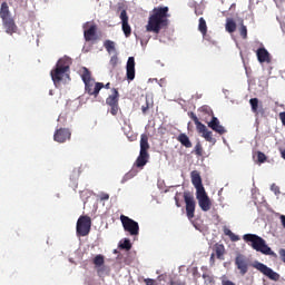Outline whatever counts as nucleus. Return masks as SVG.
Wrapping results in <instances>:
<instances>
[{
  "label": "nucleus",
  "mask_w": 285,
  "mask_h": 285,
  "mask_svg": "<svg viewBox=\"0 0 285 285\" xmlns=\"http://www.w3.org/2000/svg\"><path fill=\"white\" fill-rule=\"evenodd\" d=\"M168 12H170L168 7H155L149 14L146 31L159 35L164 28H168V19L170 18Z\"/></svg>",
  "instance_id": "1"
},
{
  "label": "nucleus",
  "mask_w": 285,
  "mask_h": 285,
  "mask_svg": "<svg viewBox=\"0 0 285 285\" xmlns=\"http://www.w3.org/2000/svg\"><path fill=\"white\" fill-rule=\"evenodd\" d=\"M243 240L245 244L256 250V253H262L263 255H273V249H271L266 245V240L257 234H245L243 235Z\"/></svg>",
  "instance_id": "2"
},
{
  "label": "nucleus",
  "mask_w": 285,
  "mask_h": 285,
  "mask_svg": "<svg viewBox=\"0 0 285 285\" xmlns=\"http://www.w3.org/2000/svg\"><path fill=\"white\" fill-rule=\"evenodd\" d=\"M148 150H150V144L148 142V135L142 134L140 136L139 156L135 161L136 168H144V166L148 164V160L150 159V154H148Z\"/></svg>",
  "instance_id": "3"
},
{
  "label": "nucleus",
  "mask_w": 285,
  "mask_h": 285,
  "mask_svg": "<svg viewBox=\"0 0 285 285\" xmlns=\"http://www.w3.org/2000/svg\"><path fill=\"white\" fill-rule=\"evenodd\" d=\"M92 228V219L90 216H80L77 220L76 233L78 237H87Z\"/></svg>",
  "instance_id": "4"
},
{
  "label": "nucleus",
  "mask_w": 285,
  "mask_h": 285,
  "mask_svg": "<svg viewBox=\"0 0 285 285\" xmlns=\"http://www.w3.org/2000/svg\"><path fill=\"white\" fill-rule=\"evenodd\" d=\"M120 222L126 233H129L132 237L139 235V223L126 215H120Z\"/></svg>",
  "instance_id": "5"
},
{
  "label": "nucleus",
  "mask_w": 285,
  "mask_h": 285,
  "mask_svg": "<svg viewBox=\"0 0 285 285\" xmlns=\"http://www.w3.org/2000/svg\"><path fill=\"white\" fill-rule=\"evenodd\" d=\"M106 104L110 107V115L117 117L119 114V90L117 88L111 89V95L107 97Z\"/></svg>",
  "instance_id": "6"
},
{
  "label": "nucleus",
  "mask_w": 285,
  "mask_h": 285,
  "mask_svg": "<svg viewBox=\"0 0 285 285\" xmlns=\"http://www.w3.org/2000/svg\"><path fill=\"white\" fill-rule=\"evenodd\" d=\"M234 263L237 271L239 272V275L242 276L246 275V273H248V268L253 266V264L250 263V258L240 253L236 255Z\"/></svg>",
  "instance_id": "7"
},
{
  "label": "nucleus",
  "mask_w": 285,
  "mask_h": 285,
  "mask_svg": "<svg viewBox=\"0 0 285 285\" xmlns=\"http://www.w3.org/2000/svg\"><path fill=\"white\" fill-rule=\"evenodd\" d=\"M252 266L253 268H256V271H259V273L265 275V277H268V279H272L273 282H278L279 275L277 274V272L264 265V263L255 262Z\"/></svg>",
  "instance_id": "8"
},
{
  "label": "nucleus",
  "mask_w": 285,
  "mask_h": 285,
  "mask_svg": "<svg viewBox=\"0 0 285 285\" xmlns=\"http://www.w3.org/2000/svg\"><path fill=\"white\" fill-rule=\"evenodd\" d=\"M213 253L210 254L209 263L210 266H215V258L224 262L226 255V247L224 244L216 243L213 248Z\"/></svg>",
  "instance_id": "9"
},
{
  "label": "nucleus",
  "mask_w": 285,
  "mask_h": 285,
  "mask_svg": "<svg viewBox=\"0 0 285 285\" xmlns=\"http://www.w3.org/2000/svg\"><path fill=\"white\" fill-rule=\"evenodd\" d=\"M196 199L198 200L199 208L204 213H208V210H210L213 207V203L210 202L208 194H206V189L203 191H196Z\"/></svg>",
  "instance_id": "10"
},
{
  "label": "nucleus",
  "mask_w": 285,
  "mask_h": 285,
  "mask_svg": "<svg viewBox=\"0 0 285 285\" xmlns=\"http://www.w3.org/2000/svg\"><path fill=\"white\" fill-rule=\"evenodd\" d=\"M184 199L186 204V214L188 219H193L195 217V196L190 191L184 193Z\"/></svg>",
  "instance_id": "11"
},
{
  "label": "nucleus",
  "mask_w": 285,
  "mask_h": 285,
  "mask_svg": "<svg viewBox=\"0 0 285 285\" xmlns=\"http://www.w3.org/2000/svg\"><path fill=\"white\" fill-rule=\"evenodd\" d=\"M255 52H256L257 61L259 63L273 62V56H271V52H268V49L264 47V45L261 43V46L257 48Z\"/></svg>",
  "instance_id": "12"
},
{
  "label": "nucleus",
  "mask_w": 285,
  "mask_h": 285,
  "mask_svg": "<svg viewBox=\"0 0 285 285\" xmlns=\"http://www.w3.org/2000/svg\"><path fill=\"white\" fill-rule=\"evenodd\" d=\"M70 137H72V132L68 128L57 129L53 134V141L58 144H66V141H70Z\"/></svg>",
  "instance_id": "13"
},
{
  "label": "nucleus",
  "mask_w": 285,
  "mask_h": 285,
  "mask_svg": "<svg viewBox=\"0 0 285 285\" xmlns=\"http://www.w3.org/2000/svg\"><path fill=\"white\" fill-rule=\"evenodd\" d=\"M101 88H104V82H95V80H89V82H85V90L91 97H99Z\"/></svg>",
  "instance_id": "14"
},
{
  "label": "nucleus",
  "mask_w": 285,
  "mask_h": 285,
  "mask_svg": "<svg viewBox=\"0 0 285 285\" xmlns=\"http://www.w3.org/2000/svg\"><path fill=\"white\" fill-rule=\"evenodd\" d=\"M190 177L191 184L196 188V193H202L203 190H206V188H204V184L202 183V175L199 174V171L193 170L190 173Z\"/></svg>",
  "instance_id": "15"
},
{
  "label": "nucleus",
  "mask_w": 285,
  "mask_h": 285,
  "mask_svg": "<svg viewBox=\"0 0 285 285\" xmlns=\"http://www.w3.org/2000/svg\"><path fill=\"white\" fill-rule=\"evenodd\" d=\"M120 20L122 23V32L125 37H130L132 35V28H130V24L128 23V12L126 9H122L120 12Z\"/></svg>",
  "instance_id": "16"
},
{
  "label": "nucleus",
  "mask_w": 285,
  "mask_h": 285,
  "mask_svg": "<svg viewBox=\"0 0 285 285\" xmlns=\"http://www.w3.org/2000/svg\"><path fill=\"white\" fill-rule=\"evenodd\" d=\"M207 126L218 135H226V128L222 126L219 119L215 116L212 117V120L207 124Z\"/></svg>",
  "instance_id": "17"
},
{
  "label": "nucleus",
  "mask_w": 285,
  "mask_h": 285,
  "mask_svg": "<svg viewBox=\"0 0 285 285\" xmlns=\"http://www.w3.org/2000/svg\"><path fill=\"white\" fill-rule=\"evenodd\" d=\"M85 41H97L99 37L97 36V24H91L88 29L83 31Z\"/></svg>",
  "instance_id": "18"
},
{
  "label": "nucleus",
  "mask_w": 285,
  "mask_h": 285,
  "mask_svg": "<svg viewBox=\"0 0 285 285\" xmlns=\"http://www.w3.org/2000/svg\"><path fill=\"white\" fill-rule=\"evenodd\" d=\"M67 71H63V69H59L58 67H55L51 72H50V76H51V79L55 83V86L61 83V81H63V77L66 75Z\"/></svg>",
  "instance_id": "19"
},
{
  "label": "nucleus",
  "mask_w": 285,
  "mask_h": 285,
  "mask_svg": "<svg viewBox=\"0 0 285 285\" xmlns=\"http://www.w3.org/2000/svg\"><path fill=\"white\" fill-rule=\"evenodd\" d=\"M249 105H250V108H252V112H254V115H264L266 112L264 110V105L259 104L258 98L249 99Z\"/></svg>",
  "instance_id": "20"
},
{
  "label": "nucleus",
  "mask_w": 285,
  "mask_h": 285,
  "mask_svg": "<svg viewBox=\"0 0 285 285\" xmlns=\"http://www.w3.org/2000/svg\"><path fill=\"white\" fill-rule=\"evenodd\" d=\"M2 24L7 35H14V32H17V23H14V18H7L2 20Z\"/></svg>",
  "instance_id": "21"
},
{
  "label": "nucleus",
  "mask_w": 285,
  "mask_h": 285,
  "mask_svg": "<svg viewBox=\"0 0 285 285\" xmlns=\"http://www.w3.org/2000/svg\"><path fill=\"white\" fill-rule=\"evenodd\" d=\"M128 81L135 80V57H129L126 65Z\"/></svg>",
  "instance_id": "22"
},
{
  "label": "nucleus",
  "mask_w": 285,
  "mask_h": 285,
  "mask_svg": "<svg viewBox=\"0 0 285 285\" xmlns=\"http://www.w3.org/2000/svg\"><path fill=\"white\" fill-rule=\"evenodd\" d=\"M71 63H72V60H70V58L63 57L57 61L56 68L63 70L65 72H68V70H70Z\"/></svg>",
  "instance_id": "23"
},
{
  "label": "nucleus",
  "mask_w": 285,
  "mask_h": 285,
  "mask_svg": "<svg viewBox=\"0 0 285 285\" xmlns=\"http://www.w3.org/2000/svg\"><path fill=\"white\" fill-rule=\"evenodd\" d=\"M0 18L3 20L12 19V14L10 13V7L8 2H2L0 7Z\"/></svg>",
  "instance_id": "24"
},
{
  "label": "nucleus",
  "mask_w": 285,
  "mask_h": 285,
  "mask_svg": "<svg viewBox=\"0 0 285 285\" xmlns=\"http://www.w3.org/2000/svg\"><path fill=\"white\" fill-rule=\"evenodd\" d=\"M177 141L181 144L185 148H193V142L190 141V138H188V135L180 134L177 136Z\"/></svg>",
  "instance_id": "25"
},
{
  "label": "nucleus",
  "mask_w": 285,
  "mask_h": 285,
  "mask_svg": "<svg viewBox=\"0 0 285 285\" xmlns=\"http://www.w3.org/2000/svg\"><path fill=\"white\" fill-rule=\"evenodd\" d=\"M198 30L203 35L204 39H208L206 36L208 32V26L206 24V20L204 18H199Z\"/></svg>",
  "instance_id": "26"
},
{
  "label": "nucleus",
  "mask_w": 285,
  "mask_h": 285,
  "mask_svg": "<svg viewBox=\"0 0 285 285\" xmlns=\"http://www.w3.org/2000/svg\"><path fill=\"white\" fill-rule=\"evenodd\" d=\"M226 31L229 33L235 32V30H237V23L235 22V20L228 18L226 20V24H225Z\"/></svg>",
  "instance_id": "27"
},
{
  "label": "nucleus",
  "mask_w": 285,
  "mask_h": 285,
  "mask_svg": "<svg viewBox=\"0 0 285 285\" xmlns=\"http://www.w3.org/2000/svg\"><path fill=\"white\" fill-rule=\"evenodd\" d=\"M81 79H82L83 83H88L89 81H94L92 80V73L86 67L82 68Z\"/></svg>",
  "instance_id": "28"
},
{
  "label": "nucleus",
  "mask_w": 285,
  "mask_h": 285,
  "mask_svg": "<svg viewBox=\"0 0 285 285\" xmlns=\"http://www.w3.org/2000/svg\"><path fill=\"white\" fill-rule=\"evenodd\" d=\"M115 46H116L115 41H112V40L104 41V48H105V50H107V52H109V55H110V52H115V50H116Z\"/></svg>",
  "instance_id": "29"
},
{
  "label": "nucleus",
  "mask_w": 285,
  "mask_h": 285,
  "mask_svg": "<svg viewBox=\"0 0 285 285\" xmlns=\"http://www.w3.org/2000/svg\"><path fill=\"white\" fill-rule=\"evenodd\" d=\"M105 262H106V259H105L104 255H101V254L96 255V257L94 258V265L97 268L104 266Z\"/></svg>",
  "instance_id": "30"
},
{
  "label": "nucleus",
  "mask_w": 285,
  "mask_h": 285,
  "mask_svg": "<svg viewBox=\"0 0 285 285\" xmlns=\"http://www.w3.org/2000/svg\"><path fill=\"white\" fill-rule=\"evenodd\" d=\"M238 30L242 39H248V28H246V26L244 24V20H242L240 27Z\"/></svg>",
  "instance_id": "31"
},
{
  "label": "nucleus",
  "mask_w": 285,
  "mask_h": 285,
  "mask_svg": "<svg viewBox=\"0 0 285 285\" xmlns=\"http://www.w3.org/2000/svg\"><path fill=\"white\" fill-rule=\"evenodd\" d=\"M119 248H121L122 250H130V248H132V244H130V239L125 238L122 243L120 242Z\"/></svg>",
  "instance_id": "32"
},
{
  "label": "nucleus",
  "mask_w": 285,
  "mask_h": 285,
  "mask_svg": "<svg viewBox=\"0 0 285 285\" xmlns=\"http://www.w3.org/2000/svg\"><path fill=\"white\" fill-rule=\"evenodd\" d=\"M203 137L204 139H206L207 141H209V144H215V138L213 137V131L210 130H206L204 134H203Z\"/></svg>",
  "instance_id": "33"
},
{
  "label": "nucleus",
  "mask_w": 285,
  "mask_h": 285,
  "mask_svg": "<svg viewBox=\"0 0 285 285\" xmlns=\"http://www.w3.org/2000/svg\"><path fill=\"white\" fill-rule=\"evenodd\" d=\"M203 279L206 285L215 284V277L210 274H203Z\"/></svg>",
  "instance_id": "34"
},
{
  "label": "nucleus",
  "mask_w": 285,
  "mask_h": 285,
  "mask_svg": "<svg viewBox=\"0 0 285 285\" xmlns=\"http://www.w3.org/2000/svg\"><path fill=\"white\" fill-rule=\"evenodd\" d=\"M195 126H196V130L202 135H204V132L208 130L206 125L202 124V121L196 122Z\"/></svg>",
  "instance_id": "35"
},
{
  "label": "nucleus",
  "mask_w": 285,
  "mask_h": 285,
  "mask_svg": "<svg viewBox=\"0 0 285 285\" xmlns=\"http://www.w3.org/2000/svg\"><path fill=\"white\" fill-rule=\"evenodd\" d=\"M225 235H227L232 242H239V236L235 235L230 229H225Z\"/></svg>",
  "instance_id": "36"
},
{
  "label": "nucleus",
  "mask_w": 285,
  "mask_h": 285,
  "mask_svg": "<svg viewBox=\"0 0 285 285\" xmlns=\"http://www.w3.org/2000/svg\"><path fill=\"white\" fill-rule=\"evenodd\" d=\"M81 175V167H77L72 170L70 178L73 180L79 179V176Z\"/></svg>",
  "instance_id": "37"
},
{
  "label": "nucleus",
  "mask_w": 285,
  "mask_h": 285,
  "mask_svg": "<svg viewBox=\"0 0 285 285\" xmlns=\"http://www.w3.org/2000/svg\"><path fill=\"white\" fill-rule=\"evenodd\" d=\"M256 157H257V161L258 164H264L266 161V154L262 153V151H257L256 153Z\"/></svg>",
  "instance_id": "38"
},
{
  "label": "nucleus",
  "mask_w": 285,
  "mask_h": 285,
  "mask_svg": "<svg viewBox=\"0 0 285 285\" xmlns=\"http://www.w3.org/2000/svg\"><path fill=\"white\" fill-rule=\"evenodd\" d=\"M137 175V170L131 169L129 173H127L124 178L122 181H128V179H132V177H135Z\"/></svg>",
  "instance_id": "39"
},
{
  "label": "nucleus",
  "mask_w": 285,
  "mask_h": 285,
  "mask_svg": "<svg viewBox=\"0 0 285 285\" xmlns=\"http://www.w3.org/2000/svg\"><path fill=\"white\" fill-rule=\"evenodd\" d=\"M195 154L198 156V157H202L204 155V148L202 147V144H197L195 146Z\"/></svg>",
  "instance_id": "40"
},
{
  "label": "nucleus",
  "mask_w": 285,
  "mask_h": 285,
  "mask_svg": "<svg viewBox=\"0 0 285 285\" xmlns=\"http://www.w3.org/2000/svg\"><path fill=\"white\" fill-rule=\"evenodd\" d=\"M109 63H110V66H112V68L117 67V63H119V58H117V56H112L110 58Z\"/></svg>",
  "instance_id": "41"
},
{
  "label": "nucleus",
  "mask_w": 285,
  "mask_h": 285,
  "mask_svg": "<svg viewBox=\"0 0 285 285\" xmlns=\"http://www.w3.org/2000/svg\"><path fill=\"white\" fill-rule=\"evenodd\" d=\"M169 285H186V282L180 281V279H171L169 282Z\"/></svg>",
  "instance_id": "42"
},
{
  "label": "nucleus",
  "mask_w": 285,
  "mask_h": 285,
  "mask_svg": "<svg viewBox=\"0 0 285 285\" xmlns=\"http://www.w3.org/2000/svg\"><path fill=\"white\" fill-rule=\"evenodd\" d=\"M271 190L275 193V195H279V186H277L276 184H273L271 186Z\"/></svg>",
  "instance_id": "43"
},
{
  "label": "nucleus",
  "mask_w": 285,
  "mask_h": 285,
  "mask_svg": "<svg viewBox=\"0 0 285 285\" xmlns=\"http://www.w3.org/2000/svg\"><path fill=\"white\" fill-rule=\"evenodd\" d=\"M278 255L281 257V261L283 262V264H285V249L284 248H281L278 250Z\"/></svg>",
  "instance_id": "44"
},
{
  "label": "nucleus",
  "mask_w": 285,
  "mask_h": 285,
  "mask_svg": "<svg viewBox=\"0 0 285 285\" xmlns=\"http://www.w3.org/2000/svg\"><path fill=\"white\" fill-rule=\"evenodd\" d=\"M189 117L190 119H193L195 125L199 122V118H197V115H195V112H190Z\"/></svg>",
  "instance_id": "45"
},
{
  "label": "nucleus",
  "mask_w": 285,
  "mask_h": 285,
  "mask_svg": "<svg viewBox=\"0 0 285 285\" xmlns=\"http://www.w3.org/2000/svg\"><path fill=\"white\" fill-rule=\"evenodd\" d=\"M141 110H142V114L146 115V112H148V110H150V105L148 102H146V105H142Z\"/></svg>",
  "instance_id": "46"
},
{
  "label": "nucleus",
  "mask_w": 285,
  "mask_h": 285,
  "mask_svg": "<svg viewBox=\"0 0 285 285\" xmlns=\"http://www.w3.org/2000/svg\"><path fill=\"white\" fill-rule=\"evenodd\" d=\"M100 199L101 202H108V199H110V195L106 194V193H102L100 195Z\"/></svg>",
  "instance_id": "47"
},
{
  "label": "nucleus",
  "mask_w": 285,
  "mask_h": 285,
  "mask_svg": "<svg viewBox=\"0 0 285 285\" xmlns=\"http://www.w3.org/2000/svg\"><path fill=\"white\" fill-rule=\"evenodd\" d=\"M203 112H207V115H213V110L209 107H202Z\"/></svg>",
  "instance_id": "48"
},
{
  "label": "nucleus",
  "mask_w": 285,
  "mask_h": 285,
  "mask_svg": "<svg viewBox=\"0 0 285 285\" xmlns=\"http://www.w3.org/2000/svg\"><path fill=\"white\" fill-rule=\"evenodd\" d=\"M145 284H146V285H155V279H153V278H146V279H145Z\"/></svg>",
  "instance_id": "49"
},
{
  "label": "nucleus",
  "mask_w": 285,
  "mask_h": 285,
  "mask_svg": "<svg viewBox=\"0 0 285 285\" xmlns=\"http://www.w3.org/2000/svg\"><path fill=\"white\" fill-rule=\"evenodd\" d=\"M222 285H235V283L233 281L223 279Z\"/></svg>",
  "instance_id": "50"
},
{
  "label": "nucleus",
  "mask_w": 285,
  "mask_h": 285,
  "mask_svg": "<svg viewBox=\"0 0 285 285\" xmlns=\"http://www.w3.org/2000/svg\"><path fill=\"white\" fill-rule=\"evenodd\" d=\"M279 219H281V224H282L283 228L285 229V215H281Z\"/></svg>",
  "instance_id": "51"
},
{
  "label": "nucleus",
  "mask_w": 285,
  "mask_h": 285,
  "mask_svg": "<svg viewBox=\"0 0 285 285\" xmlns=\"http://www.w3.org/2000/svg\"><path fill=\"white\" fill-rule=\"evenodd\" d=\"M195 14H197V17H199V14H204V11H202V8H196Z\"/></svg>",
  "instance_id": "52"
},
{
  "label": "nucleus",
  "mask_w": 285,
  "mask_h": 285,
  "mask_svg": "<svg viewBox=\"0 0 285 285\" xmlns=\"http://www.w3.org/2000/svg\"><path fill=\"white\" fill-rule=\"evenodd\" d=\"M175 204L177 206V208H181V204H179V198L177 196H175Z\"/></svg>",
  "instance_id": "53"
},
{
  "label": "nucleus",
  "mask_w": 285,
  "mask_h": 285,
  "mask_svg": "<svg viewBox=\"0 0 285 285\" xmlns=\"http://www.w3.org/2000/svg\"><path fill=\"white\" fill-rule=\"evenodd\" d=\"M104 88H106L107 90H110V82H107L106 85H104Z\"/></svg>",
  "instance_id": "54"
},
{
  "label": "nucleus",
  "mask_w": 285,
  "mask_h": 285,
  "mask_svg": "<svg viewBox=\"0 0 285 285\" xmlns=\"http://www.w3.org/2000/svg\"><path fill=\"white\" fill-rule=\"evenodd\" d=\"M281 157L285 160V149L281 151Z\"/></svg>",
  "instance_id": "55"
}]
</instances>
